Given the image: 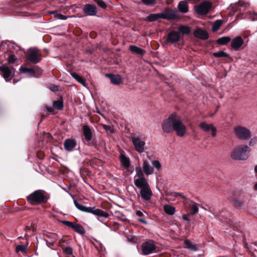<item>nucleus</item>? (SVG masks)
Here are the masks:
<instances>
[{"mask_svg": "<svg viewBox=\"0 0 257 257\" xmlns=\"http://www.w3.org/2000/svg\"><path fill=\"white\" fill-rule=\"evenodd\" d=\"M56 13V11H51V12H49V14L51 15L54 14V15H55Z\"/></svg>", "mask_w": 257, "mask_h": 257, "instance_id": "obj_55", "label": "nucleus"}, {"mask_svg": "<svg viewBox=\"0 0 257 257\" xmlns=\"http://www.w3.org/2000/svg\"><path fill=\"white\" fill-rule=\"evenodd\" d=\"M8 56V62L9 64H15L17 62V59L14 54H9Z\"/></svg>", "mask_w": 257, "mask_h": 257, "instance_id": "obj_34", "label": "nucleus"}, {"mask_svg": "<svg viewBox=\"0 0 257 257\" xmlns=\"http://www.w3.org/2000/svg\"><path fill=\"white\" fill-rule=\"evenodd\" d=\"M20 72L22 73H27L29 77L35 76V70L34 68H26L21 67L20 68Z\"/></svg>", "mask_w": 257, "mask_h": 257, "instance_id": "obj_23", "label": "nucleus"}, {"mask_svg": "<svg viewBox=\"0 0 257 257\" xmlns=\"http://www.w3.org/2000/svg\"><path fill=\"white\" fill-rule=\"evenodd\" d=\"M142 167L143 171L146 175L148 176L151 175L154 172L153 168L151 166L149 162L146 160L143 161Z\"/></svg>", "mask_w": 257, "mask_h": 257, "instance_id": "obj_21", "label": "nucleus"}, {"mask_svg": "<svg viewBox=\"0 0 257 257\" xmlns=\"http://www.w3.org/2000/svg\"><path fill=\"white\" fill-rule=\"evenodd\" d=\"M184 205L186 207H188L191 209V212L192 214H195L198 213L199 208L198 204L191 200H187V201L184 202Z\"/></svg>", "mask_w": 257, "mask_h": 257, "instance_id": "obj_18", "label": "nucleus"}, {"mask_svg": "<svg viewBox=\"0 0 257 257\" xmlns=\"http://www.w3.org/2000/svg\"><path fill=\"white\" fill-rule=\"evenodd\" d=\"M53 110V108L52 107H50L49 108H48V111L50 112H52Z\"/></svg>", "mask_w": 257, "mask_h": 257, "instance_id": "obj_54", "label": "nucleus"}, {"mask_svg": "<svg viewBox=\"0 0 257 257\" xmlns=\"http://www.w3.org/2000/svg\"><path fill=\"white\" fill-rule=\"evenodd\" d=\"M199 127L202 131L211 135L212 137L216 136V129L211 123L201 122L199 124Z\"/></svg>", "mask_w": 257, "mask_h": 257, "instance_id": "obj_10", "label": "nucleus"}, {"mask_svg": "<svg viewBox=\"0 0 257 257\" xmlns=\"http://www.w3.org/2000/svg\"><path fill=\"white\" fill-rule=\"evenodd\" d=\"M231 38L228 36L222 37L217 40V43L220 45H225L230 42Z\"/></svg>", "mask_w": 257, "mask_h": 257, "instance_id": "obj_33", "label": "nucleus"}, {"mask_svg": "<svg viewBox=\"0 0 257 257\" xmlns=\"http://www.w3.org/2000/svg\"><path fill=\"white\" fill-rule=\"evenodd\" d=\"M152 165L155 168H156L158 170L161 167L160 163L158 160L153 161L152 162Z\"/></svg>", "mask_w": 257, "mask_h": 257, "instance_id": "obj_45", "label": "nucleus"}, {"mask_svg": "<svg viewBox=\"0 0 257 257\" xmlns=\"http://www.w3.org/2000/svg\"><path fill=\"white\" fill-rule=\"evenodd\" d=\"M82 131L85 140L90 141L92 137V133L89 127L87 125H83Z\"/></svg>", "mask_w": 257, "mask_h": 257, "instance_id": "obj_20", "label": "nucleus"}, {"mask_svg": "<svg viewBox=\"0 0 257 257\" xmlns=\"http://www.w3.org/2000/svg\"><path fill=\"white\" fill-rule=\"evenodd\" d=\"M178 9L182 13H185L188 11V7L187 3L184 1H181L178 6Z\"/></svg>", "mask_w": 257, "mask_h": 257, "instance_id": "obj_29", "label": "nucleus"}, {"mask_svg": "<svg viewBox=\"0 0 257 257\" xmlns=\"http://www.w3.org/2000/svg\"><path fill=\"white\" fill-rule=\"evenodd\" d=\"M111 81V82L114 85H119L122 82V78L119 75L107 74Z\"/></svg>", "mask_w": 257, "mask_h": 257, "instance_id": "obj_22", "label": "nucleus"}, {"mask_svg": "<svg viewBox=\"0 0 257 257\" xmlns=\"http://www.w3.org/2000/svg\"><path fill=\"white\" fill-rule=\"evenodd\" d=\"M131 141L138 152L141 153L145 151L146 143L141 136L132 137Z\"/></svg>", "mask_w": 257, "mask_h": 257, "instance_id": "obj_7", "label": "nucleus"}, {"mask_svg": "<svg viewBox=\"0 0 257 257\" xmlns=\"http://www.w3.org/2000/svg\"><path fill=\"white\" fill-rule=\"evenodd\" d=\"M70 74L77 82L81 84L83 86H86V81L80 75L75 72H71Z\"/></svg>", "mask_w": 257, "mask_h": 257, "instance_id": "obj_25", "label": "nucleus"}, {"mask_svg": "<svg viewBox=\"0 0 257 257\" xmlns=\"http://www.w3.org/2000/svg\"><path fill=\"white\" fill-rule=\"evenodd\" d=\"M72 228L79 234H83L85 233L84 228L79 224L74 223Z\"/></svg>", "mask_w": 257, "mask_h": 257, "instance_id": "obj_31", "label": "nucleus"}, {"mask_svg": "<svg viewBox=\"0 0 257 257\" xmlns=\"http://www.w3.org/2000/svg\"><path fill=\"white\" fill-rule=\"evenodd\" d=\"M161 14L162 19L174 20L178 17L177 12L173 10H166Z\"/></svg>", "mask_w": 257, "mask_h": 257, "instance_id": "obj_12", "label": "nucleus"}, {"mask_svg": "<svg viewBox=\"0 0 257 257\" xmlns=\"http://www.w3.org/2000/svg\"><path fill=\"white\" fill-rule=\"evenodd\" d=\"M222 22L220 20H218L215 21L212 26V30L216 31L219 29L221 26Z\"/></svg>", "mask_w": 257, "mask_h": 257, "instance_id": "obj_35", "label": "nucleus"}, {"mask_svg": "<svg viewBox=\"0 0 257 257\" xmlns=\"http://www.w3.org/2000/svg\"><path fill=\"white\" fill-rule=\"evenodd\" d=\"M53 106L54 107L58 110H61L63 107V103L60 100L54 101L53 104Z\"/></svg>", "mask_w": 257, "mask_h": 257, "instance_id": "obj_36", "label": "nucleus"}, {"mask_svg": "<svg viewBox=\"0 0 257 257\" xmlns=\"http://www.w3.org/2000/svg\"><path fill=\"white\" fill-rule=\"evenodd\" d=\"M120 159L122 165L125 168H127L130 166V162L129 159L123 155H121Z\"/></svg>", "mask_w": 257, "mask_h": 257, "instance_id": "obj_30", "label": "nucleus"}, {"mask_svg": "<svg viewBox=\"0 0 257 257\" xmlns=\"http://www.w3.org/2000/svg\"><path fill=\"white\" fill-rule=\"evenodd\" d=\"M64 252L68 255H71L73 253V249L71 247H66L64 248Z\"/></svg>", "mask_w": 257, "mask_h": 257, "instance_id": "obj_46", "label": "nucleus"}, {"mask_svg": "<svg viewBox=\"0 0 257 257\" xmlns=\"http://www.w3.org/2000/svg\"><path fill=\"white\" fill-rule=\"evenodd\" d=\"M183 246L187 249H189L191 250H197V248L196 245L193 244L189 240H185L183 242Z\"/></svg>", "mask_w": 257, "mask_h": 257, "instance_id": "obj_27", "label": "nucleus"}, {"mask_svg": "<svg viewBox=\"0 0 257 257\" xmlns=\"http://www.w3.org/2000/svg\"><path fill=\"white\" fill-rule=\"evenodd\" d=\"M194 35L195 37L202 40H206L208 38L207 32L200 28L196 29L194 32Z\"/></svg>", "mask_w": 257, "mask_h": 257, "instance_id": "obj_19", "label": "nucleus"}, {"mask_svg": "<svg viewBox=\"0 0 257 257\" xmlns=\"http://www.w3.org/2000/svg\"><path fill=\"white\" fill-rule=\"evenodd\" d=\"M134 183L136 187L139 190L137 193L138 197L141 198L146 201H149L153 195V193L148 181L145 176L134 177Z\"/></svg>", "mask_w": 257, "mask_h": 257, "instance_id": "obj_2", "label": "nucleus"}, {"mask_svg": "<svg viewBox=\"0 0 257 257\" xmlns=\"http://www.w3.org/2000/svg\"><path fill=\"white\" fill-rule=\"evenodd\" d=\"M163 209L164 212L169 215H173L175 214L176 211L175 208L170 205H164L163 206Z\"/></svg>", "mask_w": 257, "mask_h": 257, "instance_id": "obj_26", "label": "nucleus"}, {"mask_svg": "<svg viewBox=\"0 0 257 257\" xmlns=\"http://www.w3.org/2000/svg\"><path fill=\"white\" fill-rule=\"evenodd\" d=\"M182 219L184 221L189 223L190 221L189 214H184L182 215Z\"/></svg>", "mask_w": 257, "mask_h": 257, "instance_id": "obj_48", "label": "nucleus"}, {"mask_svg": "<svg viewBox=\"0 0 257 257\" xmlns=\"http://www.w3.org/2000/svg\"><path fill=\"white\" fill-rule=\"evenodd\" d=\"M142 3L148 6H152L157 4L156 0H142Z\"/></svg>", "mask_w": 257, "mask_h": 257, "instance_id": "obj_40", "label": "nucleus"}, {"mask_svg": "<svg viewBox=\"0 0 257 257\" xmlns=\"http://www.w3.org/2000/svg\"><path fill=\"white\" fill-rule=\"evenodd\" d=\"M256 142H257V138H253L250 140L249 145L251 146H253L254 144H255L256 143Z\"/></svg>", "mask_w": 257, "mask_h": 257, "instance_id": "obj_51", "label": "nucleus"}, {"mask_svg": "<svg viewBox=\"0 0 257 257\" xmlns=\"http://www.w3.org/2000/svg\"><path fill=\"white\" fill-rule=\"evenodd\" d=\"M136 175L134 177H140L145 176L140 166H137L135 168Z\"/></svg>", "mask_w": 257, "mask_h": 257, "instance_id": "obj_39", "label": "nucleus"}, {"mask_svg": "<svg viewBox=\"0 0 257 257\" xmlns=\"http://www.w3.org/2000/svg\"><path fill=\"white\" fill-rule=\"evenodd\" d=\"M160 18H161V13L151 14L146 18L145 20L152 22L156 21Z\"/></svg>", "mask_w": 257, "mask_h": 257, "instance_id": "obj_24", "label": "nucleus"}, {"mask_svg": "<svg viewBox=\"0 0 257 257\" xmlns=\"http://www.w3.org/2000/svg\"><path fill=\"white\" fill-rule=\"evenodd\" d=\"M171 196L174 197H177L178 196L181 197L182 198L184 199V203L185 201H187V200H189L186 197H185L183 193H179V192H172L171 193Z\"/></svg>", "mask_w": 257, "mask_h": 257, "instance_id": "obj_38", "label": "nucleus"}, {"mask_svg": "<svg viewBox=\"0 0 257 257\" xmlns=\"http://www.w3.org/2000/svg\"><path fill=\"white\" fill-rule=\"evenodd\" d=\"M130 50L133 53L143 55L145 52V51L143 49L134 45L130 46Z\"/></svg>", "mask_w": 257, "mask_h": 257, "instance_id": "obj_28", "label": "nucleus"}, {"mask_svg": "<svg viewBox=\"0 0 257 257\" xmlns=\"http://www.w3.org/2000/svg\"><path fill=\"white\" fill-rule=\"evenodd\" d=\"M41 57L40 51L36 48L30 49L28 51V59L32 63L39 62L41 60Z\"/></svg>", "mask_w": 257, "mask_h": 257, "instance_id": "obj_9", "label": "nucleus"}, {"mask_svg": "<svg viewBox=\"0 0 257 257\" xmlns=\"http://www.w3.org/2000/svg\"><path fill=\"white\" fill-rule=\"evenodd\" d=\"M16 249L17 250L25 251L26 250V247L23 245H19L17 246Z\"/></svg>", "mask_w": 257, "mask_h": 257, "instance_id": "obj_49", "label": "nucleus"}, {"mask_svg": "<svg viewBox=\"0 0 257 257\" xmlns=\"http://www.w3.org/2000/svg\"><path fill=\"white\" fill-rule=\"evenodd\" d=\"M211 7V4L208 1L204 2L200 4L196 8V12L201 15L206 14Z\"/></svg>", "mask_w": 257, "mask_h": 257, "instance_id": "obj_11", "label": "nucleus"}, {"mask_svg": "<svg viewBox=\"0 0 257 257\" xmlns=\"http://www.w3.org/2000/svg\"><path fill=\"white\" fill-rule=\"evenodd\" d=\"M72 16H70V17H71ZM69 17H66L64 15H62L61 14L59 13H56L54 15V18L56 19H60V20H66Z\"/></svg>", "mask_w": 257, "mask_h": 257, "instance_id": "obj_43", "label": "nucleus"}, {"mask_svg": "<svg viewBox=\"0 0 257 257\" xmlns=\"http://www.w3.org/2000/svg\"><path fill=\"white\" fill-rule=\"evenodd\" d=\"M97 5L102 9H105L106 8V5L102 0H93Z\"/></svg>", "mask_w": 257, "mask_h": 257, "instance_id": "obj_42", "label": "nucleus"}, {"mask_svg": "<svg viewBox=\"0 0 257 257\" xmlns=\"http://www.w3.org/2000/svg\"><path fill=\"white\" fill-rule=\"evenodd\" d=\"M254 171L257 174V166H256L254 168Z\"/></svg>", "mask_w": 257, "mask_h": 257, "instance_id": "obj_58", "label": "nucleus"}, {"mask_svg": "<svg viewBox=\"0 0 257 257\" xmlns=\"http://www.w3.org/2000/svg\"><path fill=\"white\" fill-rule=\"evenodd\" d=\"M250 149L246 145H238L231 151V158L235 160H245L248 157Z\"/></svg>", "mask_w": 257, "mask_h": 257, "instance_id": "obj_3", "label": "nucleus"}, {"mask_svg": "<svg viewBox=\"0 0 257 257\" xmlns=\"http://www.w3.org/2000/svg\"><path fill=\"white\" fill-rule=\"evenodd\" d=\"M178 31L180 33H181L183 35H187L189 34L190 33V28L185 26H180L178 27Z\"/></svg>", "mask_w": 257, "mask_h": 257, "instance_id": "obj_32", "label": "nucleus"}, {"mask_svg": "<svg viewBox=\"0 0 257 257\" xmlns=\"http://www.w3.org/2000/svg\"><path fill=\"white\" fill-rule=\"evenodd\" d=\"M138 220L139 222L143 223L145 224H146L147 223V221L143 218H139L138 219Z\"/></svg>", "mask_w": 257, "mask_h": 257, "instance_id": "obj_53", "label": "nucleus"}, {"mask_svg": "<svg viewBox=\"0 0 257 257\" xmlns=\"http://www.w3.org/2000/svg\"><path fill=\"white\" fill-rule=\"evenodd\" d=\"M30 230V228L29 227H28V226L26 227V230L27 231V230Z\"/></svg>", "mask_w": 257, "mask_h": 257, "instance_id": "obj_57", "label": "nucleus"}, {"mask_svg": "<svg viewBox=\"0 0 257 257\" xmlns=\"http://www.w3.org/2000/svg\"><path fill=\"white\" fill-rule=\"evenodd\" d=\"M99 221H100V222H103L102 220H100V219H99Z\"/></svg>", "mask_w": 257, "mask_h": 257, "instance_id": "obj_59", "label": "nucleus"}, {"mask_svg": "<svg viewBox=\"0 0 257 257\" xmlns=\"http://www.w3.org/2000/svg\"><path fill=\"white\" fill-rule=\"evenodd\" d=\"M74 204L78 210L82 212L90 213L98 217H103L105 218L109 216V214L107 212L96 208L95 207H90L84 206L79 203L76 199H74Z\"/></svg>", "mask_w": 257, "mask_h": 257, "instance_id": "obj_4", "label": "nucleus"}, {"mask_svg": "<svg viewBox=\"0 0 257 257\" xmlns=\"http://www.w3.org/2000/svg\"><path fill=\"white\" fill-rule=\"evenodd\" d=\"M213 55L214 57L218 58L229 57L228 55L223 51H219L217 52L214 53L213 54Z\"/></svg>", "mask_w": 257, "mask_h": 257, "instance_id": "obj_37", "label": "nucleus"}, {"mask_svg": "<svg viewBox=\"0 0 257 257\" xmlns=\"http://www.w3.org/2000/svg\"><path fill=\"white\" fill-rule=\"evenodd\" d=\"M61 222L63 224H64V225H66V226H68V227H69L70 228H72V226H73V224H74V223H73L72 222H70L69 221H67V220H63V221H61Z\"/></svg>", "mask_w": 257, "mask_h": 257, "instance_id": "obj_47", "label": "nucleus"}, {"mask_svg": "<svg viewBox=\"0 0 257 257\" xmlns=\"http://www.w3.org/2000/svg\"><path fill=\"white\" fill-rule=\"evenodd\" d=\"M0 71L3 77L6 81H10L12 79V72L10 68L7 66L0 67Z\"/></svg>", "mask_w": 257, "mask_h": 257, "instance_id": "obj_15", "label": "nucleus"}, {"mask_svg": "<svg viewBox=\"0 0 257 257\" xmlns=\"http://www.w3.org/2000/svg\"><path fill=\"white\" fill-rule=\"evenodd\" d=\"M144 211L143 210H138L136 212V215L138 216H143L144 215Z\"/></svg>", "mask_w": 257, "mask_h": 257, "instance_id": "obj_52", "label": "nucleus"}, {"mask_svg": "<svg viewBox=\"0 0 257 257\" xmlns=\"http://www.w3.org/2000/svg\"><path fill=\"white\" fill-rule=\"evenodd\" d=\"M234 132L235 136L241 140H246L250 137V131L244 127L240 126L235 127Z\"/></svg>", "mask_w": 257, "mask_h": 257, "instance_id": "obj_8", "label": "nucleus"}, {"mask_svg": "<svg viewBox=\"0 0 257 257\" xmlns=\"http://www.w3.org/2000/svg\"><path fill=\"white\" fill-rule=\"evenodd\" d=\"M234 205L236 207H241L243 204V201L239 198H235L233 200Z\"/></svg>", "mask_w": 257, "mask_h": 257, "instance_id": "obj_41", "label": "nucleus"}, {"mask_svg": "<svg viewBox=\"0 0 257 257\" xmlns=\"http://www.w3.org/2000/svg\"><path fill=\"white\" fill-rule=\"evenodd\" d=\"M181 38V36L179 32L172 31L168 34L167 41L171 43L174 44L178 42Z\"/></svg>", "mask_w": 257, "mask_h": 257, "instance_id": "obj_13", "label": "nucleus"}, {"mask_svg": "<svg viewBox=\"0 0 257 257\" xmlns=\"http://www.w3.org/2000/svg\"><path fill=\"white\" fill-rule=\"evenodd\" d=\"M50 89L53 92H57L58 91V87L55 85H51L50 87Z\"/></svg>", "mask_w": 257, "mask_h": 257, "instance_id": "obj_50", "label": "nucleus"}, {"mask_svg": "<svg viewBox=\"0 0 257 257\" xmlns=\"http://www.w3.org/2000/svg\"><path fill=\"white\" fill-rule=\"evenodd\" d=\"M254 189L257 190V183L254 185Z\"/></svg>", "mask_w": 257, "mask_h": 257, "instance_id": "obj_56", "label": "nucleus"}, {"mask_svg": "<svg viewBox=\"0 0 257 257\" xmlns=\"http://www.w3.org/2000/svg\"><path fill=\"white\" fill-rule=\"evenodd\" d=\"M243 41L240 36H238L233 39L231 42V46L234 50H238L243 45Z\"/></svg>", "mask_w": 257, "mask_h": 257, "instance_id": "obj_17", "label": "nucleus"}, {"mask_svg": "<svg viewBox=\"0 0 257 257\" xmlns=\"http://www.w3.org/2000/svg\"><path fill=\"white\" fill-rule=\"evenodd\" d=\"M162 130L165 133H170L175 131L178 136L182 137L186 133V127L182 122L180 116L176 113L171 114L164 120L162 124Z\"/></svg>", "mask_w": 257, "mask_h": 257, "instance_id": "obj_1", "label": "nucleus"}, {"mask_svg": "<svg viewBox=\"0 0 257 257\" xmlns=\"http://www.w3.org/2000/svg\"><path fill=\"white\" fill-rule=\"evenodd\" d=\"M76 145V141L74 139H66L64 143L65 149L69 152L72 151Z\"/></svg>", "mask_w": 257, "mask_h": 257, "instance_id": "obj_16", "label": "nucleus"}, {"mask_svg": "<svg viewBox=\"0 0 257 257\" xmlns=\"http://www.w3.org/2000/svg\"><path fill=\"white\" fill-rule=\"evenodd\" d=\"M156 242L153 240H148L143 242L141 245L142 254L144 255L153 253L156 251Z\"/></svg>", "mask_w": 257, "mask_h": 257, "instance_id": "obj_6", "label": "nucleus"}, {"mask_svg": "<svg viewBox=\"0 0 257 257\" xmlns=\"http://www.w3.org/2000/svg\"><path fill=\"white\" fill-rule=\"evenodd\" d=\"M28 200L32 205H38L46 202L47 198L44 192L39 190L31 194L28 197Z\"/></svg>", "mask_w": 257, "mask_h": 257, "instance_id": "obj_5", "label": "nucleus"}, {"mask_svg": "<svg viewBox=\"0 0 257 257\" xmlns=\"http://www.w3.org/2000/svg\"><path fill=\"white\" fill-rule=\"evenodd\" d=\"M102 127L105 131L109 134H111L113 133V129L112 127L110 125L103 124Z\"/></svg>", "mask_w": 257, "mask_h": 257, "instance_id": "obj_44", "label": "nucleus"}, {"mask_svg": "<svg viewBox=\"0 0 257 257\" xmlns=\"http://www.w3.org/2000/svg\"><path fill=\"white\" fill-rule=\"evenodd\" d=\"M83 11L89 16H95L97 14V8L94 5L87 4L84 6Z\"/></svg>", "mask_w": 257, "mask_h": 257, "instance_id": "obj_14", "label": "nucleus"}]
</instances>
